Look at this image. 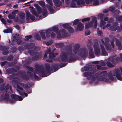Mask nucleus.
I'll use <instances>...</instances> for the list:
<instances>
[{"instance_id": "f257e3e1", "label": "nucleus", "mask_w": 122, "mask_h": 122, "mask_svg": "<svg viewBox=\"0 0 122 122\" xmlns=\"http://www.w3.org/2000/svg\"><path fill=\"white\" fill-rule=\"evenodd\" d=\"M45 68H44L43 66L39 64H37L35 65V67L36 68V70L39 71V76L42 77H47V74H50L51 71V66L49 64H45Z\"/></svg>"}, {"instance_id": "f03ea898", "label": "nucleus", "mask_w": 122, "mask_h": 122, "mask_svg": "<svg viewBox=\"0 0 122 122\" xmlns=\"http://www.w3.org/2000/svg\"><path fill=\"white\" fill-rule=\"evenodd\" d=\"M58 58L60 61L63 62L66 61L69 63H71L76 60V58L75 56L69 55L66 52L61 53L60 57Z\"/></svg>"}, {"instance_id": "7ed1b4c3", "label": "nucleus", "mask_w": 122, "mask_h": 122, "mask_svg": "<svg viewBox=\"0 0 122 122\" xmlns=\"http://www.w3.org/2000/svg\"><path fill=\"white\" fill-rule=\"evenodd\" d=\"M34 6L36 8H34L31 11V13L37 17L39 16V14H40L41 13L45 17L46 16L47 13V10L45 8H43L42 10L41 9V7L38 4H35Z\"/></svg>"}, {"instance_id": "20e7f679", "label": "nucleus", "mask_w": 122, "mask_h": 122, "mask_svg": "<svg viewBox=\"0 0 122 122\" xmlns=\"http://www.w3.org/2000/svg\"><path fill=\"white\" fill-rule=\"evenodd\" d=\"M113 72L114 74H113V75L111 73H109L108 77L109 79L110 80L112 81L114 79L113 76H116L118 80L121 81L122 80V78L121 77L122 74L119 69H116L113 71Z\"/></svg>"}, {"instance_id": "39448f33", "label": "nucleus", "mask_w": 122, "mask_h": 122, "mask_svg": "<svg viewBox=\"0 0 122 122\" xmlns=\"http://www.w3.org/2000/svg\"><path fill=\"white\" fill-rule=\"evenodd\" d=\"M29 53L32 56V60L36 61L40 59L42 56L41 54H38V52H35L34 50H30L28 51Z\"/></svg>"}, {"instance_id": "423d86ee", "label": "nucleus", "mask_w": 122, "mask_h": 122, "mask_svg": "<svg viewBox=\"0 0 122 122\" xmlns=\"http://www.w3.org/2000/svg\"><path fill=\"white\" fill-rule=\"evenodd\" d=\"M94 22V27L95 28H96L97 26V21L96 18L95 17H94L92 19V21L90 22L85 24V29H88L90 27H92L93 26V24Z\"/></svg>"}, {"instance_id": "0eeeda50", "label": "nucleus", "mask_w": 122, "mask_h": 122, "mask_svg": "<svg viewBox=\"0 0 122 122\" xmlns=\"http://www.w3.org/2000/svg\"><path fill=\"white\" fill-rule=\"evenodd\" d=\"M78 54L82 57H85L88 55V51L85 48H80L78 51Z\"/></svg>"}, {"instance_id": "6e6552de", "label": "nucleus", "mask_w": 122, "mask_h": 122, "mask_svg": "<svg viewBox=\"0 0 122 122\" xmlns=\"http://www.w3.org/2000/svg\"><path fill=\"white\" fill-rule=\"evenodd\" d=\"M57 37L59 38L68 37L70 35L66 32V30L63 29L60 31L57 35Z\"/></svg>"}, {"instance_id": "1a4fd4ad", "label": "nucleus", "mask_w": 122, "mask_h": 122, "mask_svg": "<svg viewBox=\"0 0 122 122\" xmlns=\"http://www.w3.org/2000/svg\"><path fill=\"white\" fill-rule=\"evenodd\" d=\"M93 47L95 54L97 56H99L101 52L98 43L97 42H95L94 44Z\"/></svg>"}, {"instance_id": "9d476101", "label": "nucleus", "mask_w": 122, "mask_h": 122, "mask_svg": "<svg viewBox=\"0 0 122 122\" xmlns=\"http://www.w3.org/2000/svg\"><path fill=\"white\" fill-rule=\"evenodd\" d=\"M100 75L98 77V79L100 81H103L105 78L107 77L108 75L107 71H104L100 73Z\"/></svg>"}, {"instance_id": "9b49d317", "label": "nucleus", "mask_w": 122, "mask_h": 122, "mask_svg": "<svg viewBox=\"0 0 122 122\" xmlns=\"http://www.w3.org/2000/svg\"><path fill=\"white\" fill-rule=\"evenodd\" d=\"M66 52L69 55L72 56H75L72 53V47L71 45L67 46L66 47Z\"/></svg>"}, {"instance_id": "f8f14e48", "label": "nucleus", "mask_w": 122, "mask_h": 122, "mask_svg": "<svg viewBox=\"0 0 122 122\" xmlns=\"http://www.w3.org/2000/svg\"><path fill=\"white\" fill-rule=\"evenodd\" d=\"M17 74H18V75L20 76V77L23 80H28L29 79L28 76L23 72H19Z\"/></svg>"}, {"instance_id": "ddd939ff", "label": "nucleus", "mask_w": 122, "mask_h": 122, "mask_svg": "<svg viewBox=\"0 0 122 122\" xmlns=\"http://www.w3.org/2000/svg\"><path fill=\"white\" fill-rule=\"evenodd\" d=\"M33 43H26L24 45V48L26 50H30L33 49L35 46Z\"/></svg>"}, {"instance_id": "4468645a", "label": "nucleus", "mask_w": 122, "mask_h": 122, "mask_svg": "<svg viewBox=\"0 0 122 122\" xmlns=\"http://www.w3.org/2000/svg\"><path fill=\"white\" fill-rule=\"evenodd\" d=\"M60 68L59 65L58 63L53 64L51 67V71L54 72L56 71Z\"/></svg>"}, {"instance_id": "2eb2a0df", "label": "nucleus", "mask_w": 122, "mask_h": 122, "mask_svg": "<svg viewBox=\"0 0 122 122\" xmlns=\"http://www.w3.org/2000/svg\"><path fill=\"white\" fill-rule=\"evenodd\" d=\"M26 19L27 20H29L30 19L32 20H34L35 19L34 16L31 15L30 13L28 11L26 12Z\"/></svg>"}, {"instance_id": "dca6fc26", "label": "nucleus", "mask_w": 122, "mask_h": 122, "mask_svg": "<svg viewBox=\"0 0 122 122\" xmlns=\"http://www.w3.org/2000/svg\"><path fill=\"white\" fill-rule=\"evenodd\" d=\"M96 71V69H93V71L84 72L83 74V76L85 77L91 76L92 75L95 73Z\"/></svg>"}, {"instance_id": "f3484780", "label": "nucleus", "mask_w": 122, "mask_h": 122, "mask_svg": "<svg viewBox=\"0 0 122 122\" xmlns=\"http://www.w3.org/2000/svg\"><path fill=\"white\" fill-rule=\"evenodd\" d=\"M100 46L102 51V55L104 56H107L108 54H107V52L105 49L103 45L100 44Z\"/></svg>"}, {"instance_id": "a211bd4d", "label": "nucleus", "mask_w": 122, "mask_h": 122, "mask_svg": "<svg viewBox=\"0 0 122 122\" xmlns=\"http://www.w3.org/2000/svg\"><path fill=\"white\" fill-rule=\"evenodd\" d=\"M80 47L79 44H76L74 47L73 51L74 54H76L77 52L79 51V49Z\"/></svg>"}, {"instance_id": "6ab92c4d", "label": "nucleus", "mask_w": 122, "mask_h": 122, "mask_svg": "<svg viewBox=\"0 0 122 122\" xmlns=\"http://www.w3.org/2000/svg\"><path fill=\"white\" fill-rule=\"evenodd\" d=\"M84 27V24L80 22L77 25L76 27V29L79 31H82L83 30Z\"/></svg>"}, {"instance_id": "aec40b11", "label": "nucleus", "mask_w": 122, "mask_h": 122, "mask_svg": "<svg viewBox=\"0 0 122 122\" xmlns=\"http://www.w3.org/2000/svg\"><path fill=\"white\" fill-rule=\"evenodd\" d=\"M84 69L85 71H93V69H96V67L95 68L94 67L93 68H92V66L91 65H88V66H85Z\"/></svg>"}, {"instance_id": "412c9836", "label": "nucleus", "mask_w": 122, "mask_h": 122, "mask_svg": "<svg viewBox=\"0 0 122 122\" xmlns=\"http://www.w3.org/2000/svg\"><path fill=\"white\" fill-rule=\"evenodd\" d=\"M89 55L90 58H93L95 57L92 48H90L89 49Z\"/></svg>"}, {"instance_id": "4be33fe9", "label": "nucleus", "mask_w": 122, "mask_h": 122, "mask_svg": "<svg viewBox=\"0 0 122 122\" xmlns=\"http://www.w3.org/2000/svg\"><path fill=\"white\" fill-rule=\"evenodd\" d=\"M53 1L54 5L57 7H60L61 5V2L60 0H53Z\"/></svg>"}, {"instance_id": "5701e85b", "label": "nucleus", "mask_w": 122, "mask_h": 122, "mask_svg": "<svg viewBox=\"0 0 122 122\" xmlns=\"http://www.w3.org/2000/svg\"><path fill=\"white\" fill-rule=\"evenodd\" d=\"M108 59L114 64H117L116 62L115 61V59L114 57H111L108 58Z\"/></svg>"}, {"instance_id": "b1692460", "label": "nucleus", "mask_w": 122, "mask_h": 122, "mask_svg": "<svg viewBox=\"0 0 122 122\" xmlns=\"http://www.w3.org/2000/svg\"><path fill=\"white\" fill-rule=\"evenodd\" d=\"M0 49L1 51H3L8 50L9 47L8 46H1L0 47Z\"/></svg>"}, {"instance_id": "393cba45", "label": "nucleus", "mask_w": 122, "mask_h": 122, "mask_svg": "<svg viewBox=\"0 0 122 122\" xmlns=\"http://www.w3.org/2000/svg\"><path fill=\"white\" fill-rule=\"evenodd\" d=\"M18 95L14 94L11 95V97L12 99L15 100L16 101H18Z\"/></svg>"}, {"instance_id": "a878e982", "label": "nucleus", "mask_w": 122, "mask_h": 122, "mask_svg": "<svg viewBox=\"0 0 122 122\" xmlns=\"http://www.w3.org/2000/svg\"><path fill=\"white\" fill-rule=\"evenodd\" d=\"M106 49L108 51H111L112 50V48L110 44H109L104 45Z\"/></svg>"}, {"instance_id": "bb28decb", "label": "nucleus", "mask_w": 122, "mask_h": 122, "mask_svg": "<svg viewBox=\"0 0 122 122\" xmlns=\"http://www.w3.org/2000/svg\"><path fill=\"white\" fill-rule=\"evenodd\" d=\"M39 71H38L36 70V68L35 67V71L34 72V76L35 78L36 79H38L39 78V77L37 76L36 74H39Z\"/></svg>"}, {"instance_id": "cd10ccee", "label": "nucleus", "mask_w": 122, "mask_h": 122, "mask_svg": "<svg viewBox=\"0 0 122 122\" xmlns=\"http://www.w3.org/2000/svg\"><path fill=\"white\" fill-rule=\"evenodd\" d=\"M90 2H93V5H97L99 4V0H89Z\"/></svg>"}, {"instance_id": "c85d7f7f", "label": "nucleus", "mask_w": 122, "mask_h": 122, "mask_svg": "<svg viewBox=\"0 0 122 122\" xmlns=\"http://www.w3.org/2000/svg\"><path fill=\"white\" fill-rule=\"evenodd\" d=\"M53 6L49 5L47 6V8L52 13L54 12V10L53 8Z\"/></svg>"}, {"instance_id": "c756f323", "label": "nucleus", "mask_w": 122, "mask_h": 122, "mask_svg": "<svg viewBox=\"0 0 122 122\" xmlns=\"http://www.w3.org/2000/svg\"><path fill=\"white\" fill-rule=\"evenodd\" d=\"M51 32V30L50 29H48L46 31V35L47 38L50 37Z\"/></svg>"}, {"instance_id": "7c9ffc66", "label": "nucleus", "mask_w": 122, "mask_h": 122, "mask_svg": "<svg viewBox=\"0 0 122 122\" xmlns=\"http://www.w3.org/2000/svg\"><path fill=\"white\" fill-rule=\"evenodd\" d=\"M76 3L77 5H78L81 4L83 5L85 4V2L83 0H78L77 1Z\"/></svg>"}, {"instance_id": "2f4dec72", "label": "nucleus", "mask_w": 122, "mask_h": 122, "mask_svg": "<svg viewBox=\"0 0 122 122\" xmlns=\"http://www.w3.org/2000/svg\"><path fill=\"white\" fill-rule=\"evenodd\" d=\"M55 46L56 47L60 48L64 46V45L63 43H56Z\"/></svg>"}, {"instance_id": "473e14b6", "label": "nucleus", "mask_w": 122, "mask_h": 122, "mask_svg": "<svg viewBox=\"0 0 122 122\" xmlns=\"http://www.w3.org/2000/svg\"><path fill=\"white\" fill-rule=\"evenodd\" d=\"M51 51V50L50 49H47L45 53L44 56V58L45 59L47 57L48 54H49V52Z\"/></svg>"}, {"instance_id": "72a5a7b5", "label": "nucleus", "mask_w": 122, "mask_h": 122, "mask_svg": "<svg viewBox=\"0 0 122 122\" xmlns=\"http://www.w3.org/2000/svg\"><path fill=\"white\" fill-rule=\"evenodd\" d=\"M19 16L21 19H24L25 18V15L24 13H21L19 15Z\"/></svg>"}, {"instance_id": "f704fd0d", "label": "nucleus", "mask_w": 122, "mask_h": 122, "mask_svg": "<svg viewBox=\"0 0 122 122\" xmlns=\"http://www.w3.org/2000/svg\"><path fill=\"white\" fill-rule=\"evenodd\" d=\"M49 58L50 59H52L55 56V55H54L53 52H51V51L49 52Z\"/></svg>"}, {"instance_id": "c9c22d12", "label": "nucleus", "mask_w": 122, "mask_h": 122, "mask_svg": "<svg viewBox=\"0 0 122 122\" xmlns=\"http://www.w3.org/2000/svg\"><path fill=\"white\" fill-rule=\"evenodd\" d=\"M40 35L42 38L43 39H45L46 37L45 36V33L43 32H40Z\"/></svg>"}, {"instance_id": "e433bc0d", "label": "nucleus", "mask_w": 122, "mask_h": 122, "mask_svg": "<svg viewBox=\"0 0 122 122\" xmlns=\"http://www.w3.org/2000/svg\"><path fill=\"white\" fill-rule=\"evenodd\" d=\"M67 29L68 31L70 33H72L74 32V29L71 26H69Z\"/></svg>"}, {"instance_id": "4c0bfd02", "label": "nucleus", "mask_w": 122, "mask_h": 122, "mask_svg": "<svg viewBox=\"0 0 122 122\" xmlns=\"http://www.w3.org/2000/svg\"><path fill=\"white\" fill-rule=\"evenodd\" d=\"M12 32V29L10 28L5 30L3 31V32L4 33H11Z\"/></svg>"}, {"instance_id": "58836bf2", "label": "nucleus", "mask_w": 122, "mask_h": 122, "mask_svg": "<svg viewBox=\"0 0 122 122\" xmlns=\"http://www.w3.org/2000/svg\"><path fill=\"white\" fill-rule=\"evenodd\" d=\"M106 64L107 66L109 67H112L114 66L112 65L110 62L109 61H107Z\"/></svg>"}, {"instance_id": "ea45409f", "label": "nucleus", "mask_w": 122, "mask_h": 122, "mask_svg": "<svg viewBox=\"0 0 122 122\" xmlns=\"http://www.w3.org/2000/svg\"><path fill=\"white\" fill-rule=\"evenodd\" d=\"M59 30L58 28L56 26L53 27L52 29V31L55 32L56 33L58 32Z\"/></svg>"}, {"instance_id": "a19ab883", "label": "nucleus", "mask_w": 122, "mask_h": 122, "mask_svg": "<svg viewBox=\"0 0 122 122\" xmlns=\"http://www.w3.org/2000/svg\"><path fill=\"white\" fill-rule=\"evenodd\" d=\"M99 75V74L98 73H95V74L93 75L92 76V78L93 80H95L97 78Z\"/></svg>"}, {"instance_id": "79ce46f5", "label": "nucleus", "mask_w": 122, "mask_h": 122, "mask_svg": "<svg viewBox=\"0 0 122 122\" xmlns=\"http://www.w3.org/2000/svg\"><path fill=\"white\" fill-rule=\"evenodd\" d=\"M4 98L6 101H7L9 100V97L8 93L6 92V93L5 95Z\"/></svg>"}, {"instance_id": "37998d69", "label": "nucleus", "mask_w": 122, "mask_h": 122, "mask_svg": "<svg viewBox=\"0 0 122 122\" xmlns=\"http://www.w3.org/2000/svg\"><path fill=\"white\" fill-rule=\"evenodd\" d=\"M79 20L78 19H75L73 22V25H75L79 23Z\"/></svg>"}, {"instance_id": "c03bdc74", "label": "nucleus", "mask_w": 122, "mask_h": 122, "mask_svg": "<svg viewBox=\"0 0 122 122\" xmlns=\"http://www.w3.org/2000/svg\"><path fill=\"white\" fill-rule=\"evenodd\" d=\"M116 45L118 46L122 45L121 42L118 40H116Z\"/></svg>"}, {"instance_id": "a18cd8bd", "label": "nucleus", "mask_w": 122, "mask_h": 122, "mask_svg": "<svg viewBox=\"0 0 122 122\" xmlns=\"http://www.w3.org/2000/svg\"><path fill=\"white\" fill-rule=\"evenodd\" d=\"M69 24L68 23H65L62 25V26L64 28L67 29L69 26Z\"/></svg>"}, {"instance_id": "49530a36", "label": "nucleus", "mask_w": 122, "mask_h": 122, "mask_svg": "<svg viewBox=\"0 0 122 122\" xmlns=\"http://www.w3.org/2000/svg\"><path fill=\"white\" fill-rule=\"evenodd\" d=\"M9 84H7L5 86V91L6 92H7L9 90Z\"/></svg>"}, {"instance_id": "de8ad7c7", "label": "nucleus", "mask_w": 122, "mask_h": 122, "mask_svg": "<svg viewBox=\"0 0 122 122\" xmlns=\"http://www.w3.org/2000/svg\"><path fill=\"white\" fill-rule=\"evenodd\" d=\"M17 49V48L15 46L11 48V51L13 53H15Z\"/></svg>"}, {"instance_id": "09e8293b", "label": "nucleus", "mask_w": 122, "mask_h": 122, "mask_svg": "<svg viewBox=\"0 0 122 122\" xmlns=\"http://www.w3.org/2000/svg\"><path fill=\"white\" fill-rule=\"evenodd\" d=\"M25 41H27L29 39H30L32 38V35H30L29 36H25Z\"/></svg>"}, {"instance_id": "8fccbe9b", "label": "nucleus", "mask_w": 122, "mask_h": 122, "mask_svg": "<svg viewBox=\"0 0 122 122\" xmlns=\"http://www.w3.org/2000/svg\"><path fill=\"white\" fill-rule=\"evenodd\" d=\"M13 58V56L12 55H10L9 56L7 59V60L10 61L12 60Z\"/></svg>"}, {"instance_id": "3c124183", "label": "nucleus", "mask_w": 122, "mask_h": 122, "mask_svg": "<svg viewBox=\"0 0 122 122\" xmlns=\"http://www.w3.org/2000/svg\"><path fill=\"white\" fill-rule=\"evenodd\" d=\"M35 38L38 41H40L41 40V37L39 34H36L35 36Z\"/></svg>"}, {"instance_id": "603ef678", "label": "nucleus", "mask_w": 122, "mask_h": 122, "mask_svg": "<svg viewBox=\"0 0 122 122\" xmlns=\"http://www.w3.org/2000/svg\"><path fill=\"white\" fill-rule=\"evenodd\" d=\"M106 22L104 21L103 20H101V21L100 22V26L102 27V25H104L106 24Z\"/></svg>"}, {"instance_id": "864d4df0", "label": "nucleus", "mask_w": 122, "mask_h": 122, "mask_svg": "<svg viewBox=\"0 0 122 122\" xmlns=\"http://www.w3.org/2000/svg\"><path fill=\"white\" fill-rule=\"evenodd\" d=\"M109 39L108 38H105V42L104 43V45L106 44H109Z\"/></svg>"}, {"instance_id": "5fc2aeb1", "label": "nucleus", "mask_w": 122, "mask_h": 122, "mask_svg": "<svg viewBox=\"0 0 122 122\" xmlns=\"http://www.w3.org/2000/svg\"><path fill=\"white\" fill-rule=\"evenodd\" d=\"M39 3L42 7H44L45 5V2L44 1H40L39 2Z\"/></svg>"}, {"instance_id": "6e6d98bb", "label": "nucleus", "mask_w": 122, "mask_h": 122, "mask_svg": "<svg viewBox=\"0 0 122 122\" xmlns=\"http://www.w3.org/2000/svg\"><path fill=\"white\" fill-rule=\"evenodd\" d=\"M12 68L7 69L6 70L8 74H11L12 72Z\"/></svg>"}, {"instance_id": "4d7b16f0", "label": "nucleus", "mask_w": 122, "mask_h": 122, "mask_svg": "<svg viewBox=\"0 0 122 122\" xmlns=\"http://www.w3.org/2000/svg\"><path fill=\"white\" fill-rule=\"evenodd\" d=\"M90 20L89 17H87L82 19L81 21L83 22H84L86 21H89Z\"/></svg>"}, {"instance_id": "13d9d810", "label": "nucleus", "mask_w": 122, "mask_h": 122, "mask_svg": "<svg viewBox=\"0 0 122 122\" xmlns=\"http://www.w3.org/2000/svg\"><path fill=\"white\" fill-rule=\"evenodd\" d=\"M67 64V63L66 62L62 63L60 64L59 66H60V68H62L66 66Z\"/></svg>"}, {"instance_id": "bf43d9fd", "label": "nucleus", "mask_w": 122, "mask_h": 122, "mask_svg": "<svg viewBox=\"0 0 122 122\" xmlns=\"http://www.w3.org/2000/svg\"><path fill=\"white\" fill-rule=\"evenodd\" d=\"M9 18L10 19H14L15 17V15H9L8 16Z\"/></svg>"}, {"instance_id": "052dcab7", "label": "nucleus", "mask_w": 122, "mask_h": 122, "mask_svg": "<svg viewBox=\"0 0 122 122\" xmlns=\"http://www.w3.org/2000/svg\"><path fill=\"white\" fill-rule=\"evenodd\" d=\"M114 26H111L109 28V29L111 30L115 31L116 30V29Z\"/></svg>"}, {"instance_id": "680f3d73", "label": "nucleus", "mask_w": 122, "mask_h": 122, "mask_svg": "<svg viewBox=\"0 0 122 122\" xmlns=\"http://www.w3.org/2000/svg\"><path fill=\"white\" fill-rule=\"evenodd\" d=\"M98 17H99L100 18L101 20H103V17H105L104 15L103 14H99L98 15Z\"/></svg>"}, {"instance_id": "e2e57ef3", "label": "nucleus", "mask_w": 122, "mask_h": 122, "mask_svg": "<svg viewBox=\"0 0 122 122\" xmlns=\"http://www.w3.org/2000/svg\"><path fill=\"white\" fill-rule=\"evenodd\" d=\"M27 68L30 71H33L34 70L33 68L32 67H30L29 66H28L27 67Z\"/></svg>"}, {"instance_id": "0e129e2a", "label": "nucleus", "mask_w": 122, "mask_h": 122, "mask_svg": "<svg viewBox=\"0 0 122 122\" xmlns=\"http://www.w3.org/2000/svg\"><path fill=\"white\" fill-rule=\"evenodd\" d=\"M48 3L49 4L50 6H53V3L52 0H46Z\"/></svg>"}, {"instance_id": "69168bd1", "label": "nucleus", "mask_w": 122, "mask_h": 122, "mask_svg": "<svg viewBox=\"0 0 122 122\" xmlns=\"http://www.w3.org/2000/svg\"><path fill=\"white\" fill-rule=\"evenodd\" d=\"M9 51L8 50H7L3 51L2 54L4 55H6L9 54Z\"/></svg>"}, {"instance_id": "338daca9", "label": "nucleus", "mask_w": 122, "mask_h": 122, "mask_svg": "<svg viewBox=\"0 0 122 122\" xmlns=\"http://www.w3.org/2000/svg\"><path fill=\"white\" fill-rule=\"evenodd\" d=\"M8 100L11 103H15L16 102L15 100H14L12 99H9Z\"/></svg>"}, {"instance_id": "774afa93", "label": "nucleus", "mask_w": 122, "mask_h": 122, "mask_svg": "<svg viewBox=\"0 0 122 122\" xmlns=\"http://www.w3.org/2000/svg\"><path fill=\"white\" fill-rule=\"evenodd\" d=\"M7 62L6 61H2L0 62V64L1 66H4V65H5L6 63Z\"/></svg>"}]
</instances>
